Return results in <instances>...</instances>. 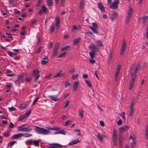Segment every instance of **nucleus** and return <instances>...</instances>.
<instances>
[{
    "label": "nucleus",
    "instance_id": "nucleus-1",
    "mask_svg": "<svg viewBox=\"0 0 148 148\" xmlns=\"http://www.w3.org/2000/svg\"><path fill=\"white\" fill-rule=\"evenodd\" d=\"M34 130L36 133L39 134H42L43 135H47L50 134V131L44 128L37 126H34Z\"/></svg>",
    "mask_w": 148,
    "mask_h": 148
},
{
    "label": "nucleus",
    "instance_id": "nucleus-2",
    "mask_svg": "<svg viewBox=\"0 0 148 148\" xmlns=\"http://www.w3.org/2000/svg\"><path fill=\"white\" fill-rule=\"evenodd\" d=\"M56 20L55 25H53L51 26L50 28L51 29V32L52 33L54 32L55 29L56 25L57 26L56 28H58V27L60 23V18L59 16H57L55 18Z\"/></svg>",
    "mask_w": 148,
    "mask_h": 148
},
{
    "label": "nucleus",
    "instance_id": "nucleus-3",
    "mask_svg": "<svg viewBox=\"0 0 148 148\" xmlns=\"http://www.w3.org/2000/svg\"><path fill=\"white\" fill-rule=\"evenodd\" d=\"M133 12V10L132 8L131 7H130L127 12V14L126 18V21L127 24L128 23L130 19L132 17Z\"/></svg>",
    "mask_w": 148,
    "mask_h": 148
},
{
    "label": "nucleus",
    "instance_id": "nucleus-4",
    "mask_svg": "<svg viewBox=\"0 0 148 148\" xmlns=\"http://www.w3.org/2000/svg\"><path fill=\"white\" fill-rule=\"evenodd\" d=\"M117 132L116 130H114L112 138L114 145L115 146H116L117 145Z\"/></svg>",
    "mask_w": 148,
    "mask_h": 148
},
{
    "label": "nucleus",
    "instance_id": "nucleus-5",
    "mask_svg": "<svg viewBox=\"0 0 148 148\" xmlns=\"http://www.w3.org/2000/svg\"><path fill=\"white\" fill-rule=\"evenodd\" d=\"M119 3V0H114L112 4L110 6V8L115 9L118 8V4Z\"/></svg>",
    "mask_w": 148,
    "mask_h": 148
},
{
    "label": "nucleus",
    "instance_id": "nucleus-6",
    "mask_svg": "<svg viewBox=\"0 0 148 148\" xmlns=\"http://www.w3.org/2000/svg\"><path fill=\"white\" fill-rule=\"evenodd\" d=\"M59 48V43H56L53 51V57H56L57 56L58 49Z\"/></svg>",
    "mask_w": 148,
    "mask_h": 148
},
{
    "label": "nucleus",
    "instance_id": "nucleus-7",
    "mask_svg": "<svg viewBox=\"0 0 148 148\" xmlns=\"http://www.w3.org/2000/svg\"><path fill=\"white\" fill-rule=\"evenodd\" d=\"M89 49H90L91 51L96 52H97L99 49L95 45L92 44H90L88 47Z\"/></svg>",
    "mask_w": 148,
    "mask_h": 148
},
{
    "label": "nucleus",
    "instance_id": "nucleus-8",
    "mask_svg": "<svg viewBox=\"0 0 148 148\" xmlns=\"http://www.w3.org/2000/svg\"><path fill=\"white\" fill-rule=\"evenodd\" d=\"M130 128V127L128 126L125 125L119 128V132L122 134L125 131L128 130Z\"/></svg>",
    "mask_w": 148,
    "mask_h": 148
},
{
    "label": "nucleus",
    "instance_id": "nucleus-9",
    "mask_svg": "<svg viewBox=\"0 0 148 148\" xmlns=\"http://www.w3.org/2000/svg\"><path fill=\"white\" fill-rule=\"evenodd\" d=\"M140 65L139 64H138L137 65V67L134 70V74H133V72H132L131 73V76L133 77L134 78H136V74L137 73L138 71V69L140 67Z\"/></svg>",
    "mask_w": 148,
    "mask_h": 148
},
{
    "label": "nucleus",
    "instance_id": "nucleus-10",
    "mask_svg": "<svg viewBox=\"0 0 148 148\" xmlns=\"http://www.w3.org/2000/svg\"><path fill=\"white\" fill-rule=\"evenodd\" d=\"M126 46V41L123 40V43L122 45V47L121 49V51L120 52V55H122L123 54L124 51L125 49Z\"/></svg>",
    "mask_w": 148,
    "mask_h": 148
},
{
    "label": "nucleus",
    "instance_id": "nucleus-11",
    "mask_svg": "<svg viewBox=\"0 0 148 148\" xmlns=\"http://www.w3.org/2000/svg\"><path fill=\"white\" fill-rule=\"evenodd\" d=\"M97 5L98 8L101 12H105V7L101 3H98Z\"/></svg>",
    "mask_w": 148,
    "mask_h": 148
},
{
    "label": "nucleus",
    "instance_id": "nucleus-12",
    "mask_svg": "<svg viewBox=\"0 0 148 148\" xmlns=\"http://www.w3.org/2000/svg\"><path fill=\"white\" fill-rule=\"evenodd\" d=\"M22 137V134L19 133L14 134L12 136L11 138L12 139H17Z\"/></svg>",
    "mask_w": 148,
    "mask_h": 148
},
{
    "label": "nucleus",
    "instance_id": "nucleus-13",
    "mask_svg": "<svg viewBox=\"0 0 148 148\" xmlns=\"http://www.w3.org/2000/svg\"><path fill=\"white\" fill-rule=\"evenodd\" d=\"M131 79L130 83L129 89L132 90L133 87V86L134 84V82L136 78H134L133 77H131Z\"/></svg>",
    "mask_w": 148,
    "mask_h": 148
},
{
    "label": "nucleus",
    "instance_id": "nucleus-14",
    "mask_svg": "<svg viewBox=\"0 0 148 148\" xmlns=\"http://www.w3.org/2000/svg\"><path fill=\"white\" fill-rule=\"evenodd\" d=\"M62 145L57 143H53L49 146L48 148H60Z\"/></svg>",
    "mask_w": 148,
    "mask_h": 148
},
{
    "label": "nucleus",
    "instance_id": "nucleus-15",
    "mask_svg": "<svg viewBox=\"0 0 148 148\" xmlns=\"http://www.w3.org/2000/svg\"><path fill=\"white\" fill-rule=\"evenodd\" d=\"M32 130V128H30L29 127H26L23 128H22L21 130L19 131V132H29Z\"/></svg>",
    "mask_w": 148,
    "mask_h": 148
},
{
    "label": "nucleus",
    "instance_id": "nucleus-16",
    "mask_svg": "<svg viewBox=\"0 0 148 148\" xmlns=\"http://www.w3.org/2000/svg\"><path fill=\"white\" fill-rule=\"evenodd\" d=\"M49 59L47 57H46L43 58L41 60V62L42 65H45L47 64L48 62Z\"/></svg>",
    "mask_w": 148,
    "mask_h": 148
},
{
    "label": "nucleus",
    "instance_id": "nucleus-17",
    "mask_svg": "<svg viewBox=\"0 0 148 148\" xmlns=\"http://www.w3.org/2000/svg\"><path fill=\"white\" fill-rule=\"evenodd\" d=\"M81 38L80 37L75 38L73 40V44L75 45H77L81 40Z\"/></svg>",
    "mask_w": 148,
    "mask_h": 148
},
{
    "label": "nucleus",
    "instance_id": "nucleus-18",
    "mask_svg": "<svg viewBox=\"0 0 148 148\" xmlns=\"http://www.w3.org/2000/svg\"><path fill=\"white\" fill-rule=\"evenodd\" d=\"M118 13L115 12H114L111 14V19L112 21H114L117 18Z\"/></svg>",
    "mask_w": 148,
    "mask_h": 148
},
{
    "label": "nucleus",
    "instance_id": "nucleus-19",
    "mask_svg": "<svg viewBox=\"0 0 148 148\" xmlns=\"http://www.w3.org/2000/svg\"><path fill=\"white\" fill-rule=\"evenodd\" d=\"M79 142V141L78 139H75L71 141L69 144V145H74L78 143Z\"/></svg>",
    "mask_w": 148,
    "mask_h": 148
},
{
    "label": "nucleus",
    "instance_id": "nucleus-20",
    "mask_svg": "<svg viewBox=\"0 0 148 148\" xmlns=\"http://www.w3.org/2000/svg\"><path fill=\"white\" fill-rule=\"evenodd\" d=\"M79 85V82H75L73 86V89L74 91H76L77 90L78 86Z\"/></svg>",
    "mask_w": 148,
    "mask_h": 148
},
{
    "label": "nucleus",
    "instance_id": "nucleus-21",
    "mask_svg": "<svg viewBox=\"0 0 148 148\" xmlns=\"http://www.w3.org/2000/svg\"><path fill=\"white\" fill-rule=\"evenodd\" d=\"M148 18V16H145L143 18V22L142 23V25L144 27L145 25V23L147 22Z\"/></svg>",
    "mask_w": 148,
    "mask_h": 148
},
{
    "label": "nucleus",
    "instance_id": "nucleus-22",
    "mask_svg": "<svg viewBox=\"0 0 148 148\" xmlns=\"http://www.w3.org/2000/svg\"><path fill=\"white\" fill-rule=\"evenodd\" d=\"M97 137L99 141L100 142H102L103 141L102 135H101L99 132H98L97 133Z\"/></svg>",
    "mask_w": 148,
    "mask_h": 148
},
{
    "label": "nucleus",
    "instance_id": "nucleus-23",
    "mask_svg": "<svg viewBox=\"0 0 148 148\" xmlns=\"http://www.w3.org/2000/svg\"><path fill=\"white\" fill-rule=\"evenodd\" d=\"M48 97L50 98L51 100L54 101H57L59 99L58 98L54 96L49 95Z\"/></svg>",
    "mask_w": 148,
    "mask_h": 148
},
{
    "label": "nucleus",
    "instance_id": "nucleus-24",
    "mask_svg": "<svg viewBox=\"0 0 148 148\" xmlns=\"http://www.w3.org/2000/svg\"><path fill=\"white\" fill-rule=\"evenodd\" d=\"M84 112V109L82 108H81L79 110V114L81 118H82L83 117Z\"/></svg>",
    "mask_w": 148,
    "mask_h": 148
},
{
    "label": "nucleus",
    "instance_id": "nucleus-25",
    "mask_svg": "<svg viewBox=\"0 0 148 148\" xmlns=\"http://www.w3.org/2000/svg\"><path fill=\"white\" fill-rule=\"evenodd\" d=\"M89 27L94 33L96 34L98 33L97 28H94L93 27L91 26H90Z\"/></svg>",
    "mask_w": 148,
    "mask_h": 148
},
{
    "label": "nucleus",
    "instance_id": "nucleus-26",
    "mask_svg": "<svg viewBox=\"0 0 148 148\" xmlns=\"http://www.w3.org/2000/svg\"><path fill=\"white\" fill-rule=\"evenodd\" d=\"M88 36L90 38H92V37H95V36L94 35L93 33L91 32H88L86 33Z\"/></svg>",
    "mask_w": 148,
    "mask_h": 148
},
{
    "label": "nucleus",
    "instance_id": "nucleus-27",
    "mask_svg": "<svg viewBox=\"0 0 148 148\" xmlns=\"http://www.w3.org/2000/svg\"><path fill=\"white\" fill-rule=\"evenodd\" d=\"M32 134L28 133H25L23 134H22V136H23L25 137H28L32 136Z\"/></svg>",
    "mask_w": 148,
    "mask_h": 148
},
{
    "label": "nucleus",
    "instance_id": "nucleus-28",
    "mask_svg": "<svg viewBox=\"0 0 148 148\" xmlns=\"http://www.w3.org/2000/svg\"><path fill=\"white\" fill-rule=\"evenodd\" d=\"M33 144L35 146H38L39 145V141L38 140H35L33 141Z\"/></svg>",
    "mask_w": 148,
    "mask_h": 148
},
{
    "label": "nucleus",
    "instance_id": "nucleus-29",
    "mask_svg": "<svg viewBox=\"0 0 148 148\" xmlns=\"http://www.w3.org/2000/svg\"><path fill=\"white\" fill-rule=\"evenodd\" d=\"M29 105L28 104H27L24 103L21 104L20 106L21 108L23 109L27 107Z\"/></svg>",
    "mask_w": 148,
    "mask_h": 148
},
{
    "label": "nucleus",
    "instance_id": "nucleus-30",
    "mask_svg": "<svg viewBox=\"0 0 148 148\" xmlns=\"http://www.w3.org/2000/svg\"><path fill=\"white\" fill-rule=\"evenodd\" d=\"M145 138L146 140H148V125L146 126Z\"/></svg>",
    "mask_w": 148,
    "mask_h": 148
},
{
    "label": "nucleus",
    "instance_id": "nucleus-31",
    "mask_svg": "<svg viewBox=\"0 0 148 148\" xmlns=\"http://www.w3.org/2000/svg\"><path fill=\"white\" fill-rule=\"evenodd\" d=\"M47 128L48 130H58L60 129V128L58 127H54L51 128L49 127H47Z\"/></svg>",
    "mask_w": 148,
    "mask_h": 148
},
{
    "label": "nucleus",
    "instance_id": "nucleus-32",
    "mask_svg": "<svg viewBox=\"0 0 148 148\" xmlns=\"http://www.w3.org/2000/svg\"><path fill=\"white\" fill-rule=\"evenodd\" d=\"M85 82L87 84L89 87L90 88H92V85L90 82L89 81L86 79L85 80Z\"/></svg>",
    "mask_w": 148,
    "mask_h": 148
},
{
    "label": "nucleus",
    "instance_id": "nucleus-33",
    "mask_svg": "<svg viewBox=\"0 0 148 148\" xmlns=\"http://www.w3.org/2000/svg\"><path fill=\"white\" fill-rule=\"evenodd\" d=\"M42 12L44 13H46L48 11V9L45 6H43L42 7Z\"/></svg>",
    "mask_w": 148,
    "mask_h": 148
},
{
    "label": "nucleus",
    "instance_id": "nucleus-34",
    "mask_svg": "<svg viewBox=\"0 0 148 148\" xmlns=\"http://www.w3.org/2000/svg\"><path fill=\"white\" fill-rule=\"evenodd\" d=\"M84 0H82L80 3V9H82L84 8Z\"/></svg>",
    "mask_w": 148,
    "mask_h": 148
},
{
    "label": "nucleus",
    "instance_id": "nucleus-35",
    "mask_svg": "<svg viewBox=\"0 0 148 148\" xmlns=\"http://www.w3.org/2000/svg\"><path fill=\"white\" fill-rule=\"evenodd\" d=\"M33 74L34 76L39 75V71L38 69L34 70L33 71Z\"/></svg>",
    "mask_w": 148,
    "mask_h": 148
},
{
    "label": "nucleus",
    "instance_id": "nucleus-36",
    "mask_svg": "<svg viewBox=\"0 0 148 148\" xmlns=\"http://www.w3.org/2000/svg\"><path fill=\"white\" fill-rule=\"evenodd\" d=\"M53 4L52 0H47V4L48 6H50Z\"/></svg>",
    "mask_w": 148,
    "mask_h": 148
},
{
    "label": "nucleus",
    "instance_id": "nucleus-37",
    "mask_svg": "<svg viewBox=\"0 0 148 148\" xmlns=\"http://www.w3.org/2000/svg\"><path fill=\"white\" fill-rule=\"evenodd\" d=\"M23 77V75H19L17 78L16 81L18 82L20 80H21Z\"/></svg>",
    "mask_w": 148,
    "mask_h": 148
},
{
    "label": "nucleus",
    "instance_id": "nucleus-38",
    "mask_svg": "<svg viewBox=\"0 0 148 148\" xmlns=\"http://www.w3.org/2000/svg\"><path fill=\"white\" fill-rule=\"evenodd\" d=\"M25 144L27 145H32L33 144V141L32 140L29 139L28 140H27L26 141Z\"/></svg>",
    "mask_w": 148,
    "mask_h": 148
},
{
    "label": "nucleus",
    "instance_id": "nucleus-39",
    "mask_svg": "<svg viewBox=\"0 0 148 148\" xmlns=\"http://www.w3.org/2000/svg\"><path fill=\"white\" fill-rule=\"evenodd\" d=\"M70 49V47L68 45L66 47H65L61 49L62 51H63L65 50H69Z\"/></svg>",
    "mask_w": 148,
    "mask_h": 148
},
{
    "label": "nucleus",
    "instance_id": "nucleus-40",
    "mask_svg": "<svg viewBox=\"0 0 148 148\" xmlns=\"http://www.w3.org/2000/svg\"><path fill=\"white\" fill-rule=\"evenodd\" d=\"M8 53L9 55L11 57H12L13 56H15L16 55V53L10 51H8Z\"/></svg>",
    "mask_w": 148,
    "mask_h": 148
},
{
    "label": "nucleus",
    "instance_id": "nucleus-41",
    "mask_svg": "<svg viewBox=\"0 0 148 148\" xmlns=\"http://www.w3.org/2000/svg\"><path fill=\"white\" fill-rule=\"evenodd\" d=\"M112 58V54L110 53L108 59L107 61V62L108 63H110L111 62Z\"/></svg>",
    "mask_w": 148,
    "mask_h": 148
},
{
    "label": "nucleus",
    "instance_id": "nucleus-42",
    "mask_svg": "<svg viewBox=\"0 0 148 148\" xmlns=\"http://www.w3.org/2000/svg\"><path fill=\"white\" fill-rule=\"evenodd\" d=\"M16 143L15 141H13L8 143V145L11 147H12L13 145Z\"/></svg>",
    "mask_w": 148,
    "mask_h": 148
},
{
    "label": "nucleus",
    "instance_id": "nucleus-43",
    "mask_svg": "<svg viewBox=\"0 0 148 148\" xmlns=\"http://www.w3.org/2000/svg\"><path fill=\"white\" fill-rule=\"evenodd\" d=\"M8 109L10 112H12L13 111H15L16 110V108H14V107L12 106L8 108Z\"/></svg>",
    "mask_w": 148,
    "mask_h": 148
},
{
    "label": "nucleus",
    "instance_id": "nucleus-44",
    "mask_svg": "<svg viewBox=\"0 0 148 148\" xmlns=\"http://www.w3.org/2000/svg\"><path fill=\"white\" fill-rule=\"evenodd\" d=\"M3 135L5 137H8L10 136L9 134V132H5L3 134Z\"/></svg>",
    "mask_w": 148,
    "mask_h": 148
},
{
    "label": "nucleus",
    "instance_id": "nucleus-45",
    "mask_svg": "<svg viewBox=\"0 0 148 148\" xmlns=\"http://www.w3.org/2000/svg\"><path fill=\"white\" fill-rule=\"evenodd\" d=\"M25 126H26V124H23L22 125H21L20 126H19L18 128V131H19L20 130H21V129H22V128H23L25 127H24Z\"/></svg>",
    "mask_w": 148,
    "mask_h": 148
},
{
    "label": "nucleus",
    "instance_id": "nucleus-46",
    "mask_svg": "<svg viewBox=\"0 0 148 148\" xmlns=\"http://www.w3.org/2000/svg\"><path fill=\"white\" fill-rule=\"evenodd\" d=\"M97 45L99 47H102L103 45V43L100 41H97Z\"/></svg>",
    "mask_w": 148,
    "mask_h": 148
},
{
    "label": "nucleus",
    "instance_id": "nucleus-47",
    "mask_svg": "<svg viewBox=\"0 0 148 148\" xmlns=\"http://www.w3.org/2000/svg\"><path fill=\"white\" fill-rule=\"evenodd\" d=\"M95 52H93L92 51L90 52L89 54L90 56L92 58H94V56L95 54Z\"/></svg>",
    "mask_w": 148,
    "mask_h": 148
},
{
    "label": "nucleus",
    "instance_id": "nucleus-48",
    "mask_svg": "<svg viewBox=\"0 0 148 148\" xmlns=\"http://www.w3.org/2000/svg\"><path fill=\"white\" fill-rule=\"evenodd\" d=\"M14 127V124L13 123H12L11 122H10V123H9V126L8 127V128H13Z\"/></svg>",
    "mask_w": 148,
    "mask_h": 148
},
{
    "label": "nucleus",
    "instance_id": "nucleus-49",
    "mask_svg": "<svg viewBox=\"0 0 148 148\" xmlns=\"http://www.w3.org/2000/svg\"><path fill=\"white\" fill-rule=\"evenodd\" d=\"M62 72H60L57 73L56 75L53 76L54 78H58L60 76Z\"/></svg>",
    "mask_w": 148,
    "mask_h": 148
},
{
    "label": "nucleus",
    "instance_id": "nucleus-50",
    "mask_svg": "<svg viewBox=\"0 0 148 148\" xmlns=\"http://www.w3.org/2000/svg\"><path fill=\"white\" fill-rule=\"evenodd\" d=\"M42 49V46L40 47L37 50V51L35 52V53H37V54L39 53L41 51Z\"/></svg>",
    "mask_w": 148,
    "mask_h": 148
},
{
    "label": "nucleus",
    "instance_id": "nucleus-51",
    "mask_svg": "<svg viewBox=\"0 0 148 148\" xmlns=\"http://www.w3.org/2000/svg\"><path fill=\"white\" fill-rule=\"evenodd\" d=\"M78 76V74L73 75L71 77L73 80H75Z\"/></svg>",
    "mask_w": 148,
    "mask_h": 148
},
{
    "label": "nucleus",
    "instance_id": "nucleus-52",
    "mask_svg": "<svg viewBox=\"0 0 148 148\" xmlns=\"http://www.w3.org/2000/svg\"><path fill=\"white\" fill-rule=\"evenodd\" d=\"M66 54V53L63 52L60 54L58 57V58H61L64 57Z\"/></svg>",
    "mask_w": 148,
    "mask_h": 148
},
{
    "label": "nucleus",
    "instance_id": "nucleus-53",
    "mask_svg": "<svg viewBox=\"0 0 148 148\" xmlns=\"http://www.w3.org/2000/svg\"><path fill=\"white\" fill-rule=\"evenodd\" d=\"M39 99V97L36 98L34 100L32 105L33 106L35 104L36 102L38 101Z\"/></svg>",
    "mask_w": 148,
    "mask_h": 148
},
{
    "label": "nucleus",
    "instance_id": "nucleus-54",
    "mask_svg": "<svg viewBox=\"0 0 148 148\" xmlns=\"http://www.w3.org/2000/svg\"><path fill=\"white\" fill-rule=\"evenodd\" d=\"M134 111V108H130V116H131L132 115L133 112Z\"/></svg>",
    "mask_w": 148,
    "mask_h": 148
},
{
    "label": "nucleus",
    "instance_id": "nucleus-55",
    "mask_svg": "<svg viewBox=\"0 0 148 148\" xmlns=\"http://www.w3.org/2000/svg\"><path fill=\"white\" fill-rule=\"evenodd\" d=\"M136 141H133L132 143H131V146L132 148H134L136 146Z\"/></svg>",
    "mask_w": 148,
    "mask_h": 148
},
{
    "label": "nucleus",
    "instance_id": "nucleus-56",
    "mask_svg": "<svg viewBox=\"0 0 148 148\" xmlns=\"http://www.w3.org/2000/svg\"><path fill=\"white\" fill-rule=\"evenodd\" d=\"M75 131L76 132H78L77 135L78 136H80L81 135V133L80 132V130L78 129H75Z\"/></svg>",
    "mask_w": 148,
    "mask_h": 148
},
{
    "label": "nucleus",
    "instance_id": "nucleus-57",
    "mask_svg": "<svg viewBox=\"0 0 148 148\" xmlns=\"http://www.w3.org/2000/svg\"><path fill=\"white\" fill-rule=\"evenodd\" d=\"M60 134H63L64 135H65L66 134V132L63 130H61L60 131H59Z\"/></svg>",
    "mask_w": 148,
    "mask_h": 148
},
{
    "label": "nucleus",
    "instance_id": "nucleus-58",
    "mask_svg": "<svg viewBox=\"0 0 148 148\" xmlns=\"http://www.w3.org/2000/svg\"><path fill=\"white\" fill-rule=\"evenodd\" d=\"M25 117V116L24 115H21L20 116L19 119V121H21V120H23Z\"/></svg>",
    "mask_w": 148,
    "mask_h": 148
},
{
    "label": "nucleus",
    "instance_id": "nucleus-59",
    "mask_svg": "<svg viewBox=\"0 0 148 148\" xmlns=\"http://www.w3.org/2000/svg\"><path fill=\"white\" fill-rule=\"evenodd\" d=\"M122 120L121 119H120L117 121V125H121L122 124Z\"/></svg>",
    "mask_w": 148,
    "mask_h": 148
},
{
    "label": "nucleus",
    "instance_id": "nucleus-60",
    "mask_svg": "<svg viewBox=\"0 0 148 148\" xmlns=\"http://www.w3.org/2000/svg\"><path fill=\"white\" fill-rule=\"evenodd\" d=\"M92 24L93 26V27L94 28H98V26L96 23H92Z\"/></svg>",
    "mask_w": 148,
    "mask_h": 148
},
{
    "label": "nucleus",
    "instance_id": "nucleus-61",
    "mask_svg": "<svg viewBox=\"0 0 148 148\" xmlns=\"http://www.w3.org/2000/svg\"><path fill=\"white\" fill-rule=\"evenodd\" d=\"M36 22V20H33L31 21V24L30 25V26L31 27L33 26V25Z\"/></svg>",
    "mask_w": 148,
    "mask_h": 148
},
{
    "label": "nucleus",
    "instance_id": "nucleus-62",
    "mask_svg": "<svg viewBox=\"0 0 148 148\" xmlns=\"http://www.w3.org/2000/svg\"><path fill=\"white\" fill-rule=\"evenodd\" d=\"M134 103L133 101H132L130 105V108H134L133 106L134 105Z\"/></svg>",
    "mask_w": 148,
    "mask_h": 148
},
{
    "label": "nucleus",
    "instance_id": "nucleus-63",
    "mask_svg": "<svg viewBox=\"0 0 148 148\" xmlns=\"http://www.w3.org/2000/svg\"><path fill=\"white\" fill-rule=\"evenodd\" d=\"M41 0H38L36 6L37 7H39L41 4Z\"/></svg>",
    "mask_w": 148,
    "mask_h": 148
},
{
    "label": "nucleus",
    "instance_id": "nucleus-64",
    "mask_svg": "<svg viewBox=\"0 0 148 148\" xmlns=\"http://www.w3.org/2000/svg\"><path fill=\"white\" fill-rule=\"evenodd\" d=\"M69 101H67L66 102L64 107V108H66L68 106L69 104Z\"/></svg>",
    "mask_w": 148,
    "mask_h": 148
}]
</instances>
